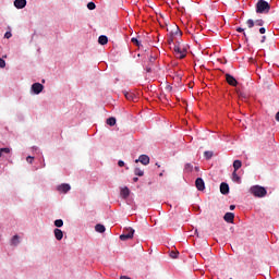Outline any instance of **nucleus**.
<instances>
[{"mask_svg":"<svg viewBox=\"0 0 279 279\" xmlns=\"http://www.w3.org/2000/svg\"><path fill=\"white\" fill-rule=\"evenodd\" d=\"M250 194L254 195V197H265V195H267V190L260 185H253L250 189Z\"/></svg>","mask_w":279,"mask_h":279,"instance_id":"obj_2","label":"nucleus"},{"mask_svg":"<svg viewBox=\"0 0 279 279\" xmlns=\"http://www.w3.org/2000/svg\"><path fill=\"white\" fill-rule=\"evenodd\" d=\"M241 167H243V162H241V160L236 159L233 161L234 171H238Z\"/></svg>","mask_w":279,"mask_h":279,"instance_id":"obj_23","label":"nucleus"},{"mask_svg":"<svg viewBox=\"0 0 279 279\" xmlns=\"http://www.w3.org/2000/svg\"><path fill=\"white\" fill-rule=\"evenodd\" d=\"M265 32H267V29L265 27L259 28V34H265Z\"/></svg>","mask_w":279,"mask_h":279,"instance_id":"obj_37","label":"nucleus"},{"mask_svg":"<svg viewBox=\"0 0 279 279\" xmlns=\"http://www.w3.org/2000/svg\"><path fill=\"white\" fill-rule=\"evenodd\" d=\"M33 160H34L33 156L26 157V162H28L29 165H32Z\"/></svg>","mask_w":279,"mask_h":279,"instance_id":"obj_33","label":"nucleus"},{"mask_svg":"<svg viewBox=\"0 0 279 279\" xmlns=\"http://www.w3.org/2000/svg\"><path fill=\"white\" fill-rule=\"evenodd\" d=\"M43 90H45V86L40 83H34L31 87V93H33V95H40Z\"/></svg>","mask_w":279,"mask_h":279,"instance_id":"obj_5","label":"nucleus"},{"mask_svg":"<svg viewBox=\"0 0 279 279\" xmlns=\"http://www.w3.org/2000/svg\"><path fill=\"white\" fill-rule=\"evenodd\" d=\"M138 181V178L137 177H134L133 178V182H137Z\"/></svg>","mask_w":279,"mask_h":279,"instance_id":"obj_43","label":"nucleus"},{"mask_svg":"<svg viewBox=\"0 0 279 279\" xmlns=\"http://www.w3.org/2000/svg\"><path fill=\"white\" fill-rule=\"evenodd\" d=\"M169 43H170V45H171V43H173V39H170Z\"/></svg>","mask_w":279,"mask_h":279,"instance_id":"obj_45","label":"nucleus"},{"mask_svg":"<svg viewBox=\"0 0 279 279\" xmlns=\"http://www.w3.org/2000/svg\"><path fill=\"white\" fill-rule=\"evenodd\" d=\"M106 123L107 125H110V128H114V125H117V118L114 117L108 118Z\"/></svg>","mask_w":279,"mask_h":279,"instance_id":"obj_19","label":"nucleus"},{"mask_svg":"<svg viewBox=\"0 0 279 279\" xmlns=\"http://www.w3.org/2000/svg\"><path fill=\"white\" fill-rule=\"evenodd\" d=\"M95 230L96 232H99L100 234H104V232H106V227L101 223H98L95 226Z\"/></svg>","mask_w":279,"mask_h":279,"instance_id":"obj_21","label":"nucleus"},{"mask_svg":"<svg viewBox=\"0 0 279 279\" xmlns=\"http://www.w3.org/2000/svg\"><path fill=\"white\" fill-rule=\"evenodd\" d=\"M33 151L35 154H40V148H38L37 146H33Z\"/></svg>","mask_w":279,"mask_h":279,"instance_id":"obj_34","label":"nucleus"},{"mask_svg":"<svg viewBox=\"0 0 279 279\" xmlns=\"http://www.w3.org/2000/svg\"><path fill=\"white\" fill-rule=\"evenodd\" d=\"M120 195L123 199H128L130 197V189L124 187L121 190Z\"/></svg>","mask_w":279,"mask_h":279,"instance_id":"obj_17","label":"nucleus"},{"mask_svg":"<svg viewBox=\"0 0 279 279\" xmlns=\"http://www.w3.org/2000/svg\"><path fill=\"white\" fill-rule=\"evenodd\" d=\"M120 279H131V278L128 276H122Z\"/></svg>","mask_w":279,"mask_h":279,"instance_id":"obj_42","label":"nucleus"},{"mask_svg":"<svg viewBox=\"0 0 279 279\" xmlns=\"http://www.w3.org/2000/svg\"><path fill=\"white\" fill-rule=\"evenodd\" d=\"M226 80L230 86H236L239 84L236 78H234V76H232L231 74H226Z\"/></svg>","mask_w":279,"mask_h":279,"instance_id":"obj_14","label":"nucleus"},{"mask_svg":"<svg viewBox=\"0 0 279 279\" xmlns=\"http://www.w3.org/2000/svg\"><path fill=\"white\" fill-rule=\"evenodd\" d=\"M135 230L131 227L124 229L123 233L120 235V241H130V239H134Z\"/></svg>","mask_w":279,"mask_h":279,"instance_id":"obj_3","label":"nucleus"},{"mask_svg":"<svg viewBox=\"0 0 279 279\" xmlns=\"http://www.w3.org/2000/svg\"><path fill=\"white\" fill-rule=\"evenodd\" d=\"M53 234H54V239H57V241H62V239H64V232L59 228H56L53 230Z\"/></svg>","mask_w":279,"mask_h":279,"instance_id":"obj_13","label":"nucleus"},{"mask_svg":"<svg viewBox=\"0 0 279 279\" xmlns=\"http://www.w3.org/2000/svg\"><path fill=\"white\" fill-rule=\"evenodd\" d=\"M230 210H234V208H236V206H234V205H230Z\"/></svg>","mask_w":279,"mask_h":279,"instance_id":"obj_40","label":"nucleus"},{"mask_svg":"<svg viewBox=\"0 0 279 279\" xmlns=\"http://www.w3.org/2000/svg\"><path fill=\"white\" fill-rule=\"evenodd\" d=\"M13 4H14V8H16V10H23V8L27 5V0H15Z\"/></svg>","mask_w":279,"mask_h":279,"instance_id":"obj_12","label":"nucleus"},{"mask_svg":"<svg viewBox=\"0 0 279 279\" xmlns=\"http://www.w3.org/2000/svg\"><path fill=\"white\" fill-rule=\"evenodd\" d=\"M4 38H12V33L11 32H7L5 34H4Z\"/></svg>","mask_w":279,"mask_h":279,"instance_id":"obj_35","label":"nucleus"},{"mask_svg":"<svg viewBox=\"0 0 279 279\" xmlns=\"http://www.w3.org/2000/svg\"><path fill=\"white\" fill-rule=\"evenodd\" d=\"M0 51H1V46H0Z\"/></svg>","mask_w":279,"mask_h":279,"instance_id":"obj_47","label":"nucleus"},{"mask_svg":"<svg viewBox=\"0 0 279 279\" xmlns=\"http://www.w3.org/2000/svg\"><path fill=\"white\" fill-rule=\"evenodd\" d=\"M220 193L222 195H228V193H230V185H228V183H226V182H222L220 184Z\"/></svg>","mask_w":279,"mask_h":279,"instance_id":"obj_15","label":"nucleus"},{"mask_svg":"<svg viewBox=\"0 0 279 279\" xmlns=\"http://www.w3.org/2000/svg\"><path fill=\"white\" fill-rule=\"evenodd\" d=\"M276 121L279 122V111L276 113Z\"/></svg>","mask_w":279,"mask_h":279,"instance_id":"obj_39","label":"nucleus"},{"mask_svg":"<svg viewBox=\"0 0 279 279\" xmlns=\"http://www.w3.org/2000/svg\"><path fill=\"white\" fill-rule=\"evenodd\" d=\"M265 40H267V36L262 37V43H265Z\"/></svg>","mask_w":279,"mask_h":279,"instance_id":"obj_38","label":"nucleus"},{"mask_svg":"<svg viewBox=\"0 0 279 279\" xmlns=\"http://www.w3.org/2000/svg\"><path fill=\"white\" fill-rule=\"evenodd\" d=\"M225 221H227V223H233L234 222V214L232 213H226L223 216Z\"/></svg>","mask_w":279,"mask_h":279,"instance_id":"obj_16","label":"nucleus"},{"mask_svg":"<svg viewBox=\"0 0 279 279\" xmlns=\"http://www.w3.org/2000/svg\"><path fill=\"white\" fill-rule=\"evenodd\" d=\"M118 166H119V167H125V161L119 160V161H118Z\"/></svg>","mask_w":279,"mask_h":279,"instance_id":"obj_36","label":"nucleus"},{"mask_svg":"<svg viewBox=\"0 0 279 279\" xmlns=\"http://www.w3.org/2000/svg\"><path fill=\"white\" fill-rule=\"evenodd\" d=\"M87 8H88L89 10H95V8H97V5L95 4V2H88V3H87Z\"/></svg>","mask_w":279,"mask_h":279,"instance_id":"obj_31","label":"nucleus"},{"mask_svg":"<svg viewBox=\"0 0 279 279\" xmlns=\"http://www.w3.org/2000/svg\"><path fill=\"white\" fill-rule=\"evenodd\" d=\"M235 32H239V34H243L245 43H248L250 37H247V34L245 33V28L238 27Z\"/></svg>","mask_w":279,"mask_h":279,"instance_id":"obj_18","label":"nucleus"},{"mask_svg":"<svg viewBox=\"0 0 279 279\" xmlns=\"http://www.w3.org/2000/svg\"><path fill=\"white\" fill-rule=\"evenodd\" d=\"M173 50H174L177 58H180L181 60L183 58H186V50L184 48L180 47V45H174Z\"/></svg>","mask_w":279,"mask_h":279,"instance_id":"obj_4","label":"nucleus"},{"mask_svg":"<svg viewBox=\"0 0 279 279\" xmlns=\"http://www.w3.org/2000/svg\"><path fill=\"white\" fill-rule=\"evenodd\" d=\"M184 171H185V173H191L193 171V165L186 163L184 166Z\"/></svg>","mask_w":279,"mask_h":279,"instance_id":"obj_26","label":"nucleus"},{"mask_svg":"<svg viewBox=\"0 0 279 279\" xmlns=\"http://www.w3.org/2000/svg\"><path fill=\"white\" fill-rule=\"evenodd\" d=\"M246 25H247L248 29H252V27H254V25H257V27H263V25H265V21L256 20L254 22V20H247Z\"/></svg>","mask_w":279,"mask_h":279,"instance_id":"obj_6","label":"nucleus"},{"mask_svg":"<svg viewBox=\"0 0 279 279\" xmlns=\"http://www.w3.org/2000/svg\"><path fill=\"white\" fill-rule=\"evenodd\" d=\"M157 167H160V165L156 163Z\"/></svg>","mask_w":279,"mask_h":279,"instance_id":"obj_46","label":"nucleus"},{"mask_svg":"<svg viewBox=\"0 0 279 279\" xmlns=\"http://www.w3.org/2000/svg\"><path fill=\"white\" fill-rule=\"evenodd\" d=\"M20 244H21V238L19 236V234L13 235L10 240V245L12 247H19Z\"/></svg>","mask_w":279,"mask_h":279,"instance_id":"obj_11","label":"nucleus"},{"mask_svg":"<svg viewBox=\"0 0 279 279\" xmlns=\"http://www.w3.org/2000/svg\"><path fill=\"white\" fill-rule=\"evenodd\" d=\"M149 156L147 155H141L138 157V159L135 160V162H141V165H144V167H147V165H149Z\"/></svg>","mask_w":279,"mask_h":279,"instance_id":"obj_8","label":"nucleus"},{"mask_svg":"<svg viewBox=\"0 0 279 279\" xmlns=\"http://www.w3.org/2000/svg\"><path fill=\"white\" fill-rule=\"evenodd\" d=\"M195 171H199V167H195Z\"/></svg>","mask_w":279,"mask_h":279,"instance_id":"obj_44","label":"nucleus"},{"mask_svg":"<svg viewBox=\"0 0 279 279\" xmlns=\"http://www.w3.org/2000/svg\"><path fill=\"white\" fill-rule=\"evenodd\" d=\"M98 43H99V45H108V36H106V35H100V36L98 37Z\"/></svg>","mask_w":279,"mask_h":279,"instance_id":"obj_20","label":"nucleus"},{"mask_svg":"<svg viewBox=\"0 0 279 279\" xmlns=\"http://www.w3.org/2000/svg\"><path fill=\"white\" fill-rule=\"evenodd\" d=\"M131 43H133V45H136V47H141V41H140L138 38H136V37H133V38L131 39Z\"/></svg>","mask_w":279,"mask_h":279,"instance_id":"obj_28","label":"nucleus"},{"mask_svg":"<svg viewBox=\"0 0 279 279\" xmlns=\"http://www.w3.org/2000/svg\"><path fill=\"white\" fill-rule=\"evenodd\" d=\"M54 226L56 228H62V226H64V220L63 219L54 220Z\"/></svg>","mask_w":279,"mask_h":279,"instance_id":"obj_25","label":"nucleus"},{"mask_svg":"<svg viewBox=\"0 0 279 279\" xmlns=\"http://www.w3.org/2000/svg\"><path fill=\"white\" fill-rule=\"evenodd\" d=\"M195 186L197 191H204L206 189V183L204 182V179L197 178L195 180Z\"/></svg>","mask_w":279,"mask_h":279,"instance_id":"obj_9","label":"nucleus"},{"mask_svg":"<svg viewBox=\"0 0 279 279\" xmlns=\"http://www.w3.org/2000/svg\"><path fill=\"white\" fill-rule=\"evenodd\" d=\"M11 149L8 148V147H4V148H0V154L1 156H3V154H10Z\"/></svg>","mask_w":279,"mask_h":279,"instance_id":"obj_29","label":"nucleus"},{"mask_svg":"<svg viewBox=\"0 0 279 279\" xmlns=\"http://www.w3.org/2000/svg\"><path fill=\"white\" fill-rule=\"evenodd\" d=\"M269 10H271V5L269 2L265 0H259L256 3V13L257 14H269Z\"/></svg>","mask_w":279,"mask_h":279,"instance_id":"obj_1","label":"nucleus"},{"mask_svg":"<svg viewBox=\"0 0 279 279\" xmlns=\"http://www.w3.org/2000/svg\"><path fill=\"white\" fill-rule=\"evenodd\" d=\"M123 95L129 101H138V97L132 92H123Z\"/></svg>","mask_w":279,"mask_h":279,"instance_id":"obj_10","label":"nucleus"},{"mask_svg":"<svg viewBox=\"0 0 279 279\" xmlns=\"http://www.w3.org/2000/svg\"><path fill=\"white\" fill-rule=\"evenodd\" d=\"M213 156H214V154L210 150H206L204 153V157L206 158V160H210V158H213Z\"/></svg>","mask_w":279,"mask_h":279,"instance_id":"obj_27","label":"nucleus"},{"mask_svg":"<svg viewBox=\"0 0 279 279\" xmlns=\"http://www.w3.org/2000/svg\"><path fill=\"white\" fill-rule=\"evenodd\" d=\"M134 173L135 175H138V178H143V175H145V171L141 170V168H135Z\"/></svg>","mask_w":279,"mask_h":279,"instance_id":"obj_24","label":"nucleus"},{"mask_svg":"<svg viewBox=\"0 0 279 279\" xmlns=\"http://www.w3.org/2000/svg\"><path fill=\"white\" fill-rule=\"evenodd\" d=\"M172 89V87L170 86V85H168L167 87H166V90H171Z\"/></svg>","mask_w":279,"mask_h":279,"instance_id":"obj_41","label":"nucleus"},{"mask_svg":"<svg viewBox=\"0 0 279 279\" xmlns=\"http://www.w3.org/2000/svg\"><path fill=\"white\" fill-rule=\"evenodd\" d=\"M232 181L236 182L238 184H241V177L236 173V170H233L232 172Z\"/></svg>","mask_w":279,"mask_h":279,"instance_id":"obj_22","label":"nucleus"},{"mask_svg":"<svg viewBox=\"0 0 279 279\" xmlns=\"http://www.w3.org/2000/svg\"><path fill=\"white\" fill-rule=\"evenodd\" d=\"M179 255H180L179 252H175V251L170 252V258H178Z\"/></svg>","mask_w":279,"mask_h":279,"instance_id":"obj_30","label":"nucleus"},{"mask_svg":"<svg viewBox=\"0 0 279 279\" xmlns=\"http://www.w3.org/2000/svg\"><path fill=\"white\" fill-rule=\"evenodd\" d=\"M0 69H5V60L0 58Z\"/></svg>","mask_w":279,"mask_h":279,"instance_id":"obj_32","label":"nucleus"},{"mask_svg":"<svg viewBox=\"0 0 279 279\" xmlns=\"http://www.w3.org/2000/svg\"><path fill=\"white\" fill-rule=\"evenodd\" d=\"M57 191L59 193H63L65 195L66 193H69V191H71V184L62 183V184L57 186Z\"/></svg>","mask_w":279,"mask_h":279,"instance_id":"obj_7","label":"nucleus"}]
</instances>
